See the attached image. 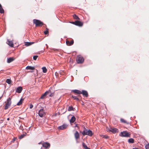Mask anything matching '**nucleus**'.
Masks as SVG:
<instances>
[{"mask_svg":"<svg viewBox=\"0 0 149 149\" xmlns=\"http://www.w3.org/2000/svg\"><path fill=\"white\" fill-rule=\"evenodd\" d=\"M68 125L66 124H63V125L59 126L58 127L59 130H63L65 129L67 127Z\"/></svg>","mask_w":149,"mask_h":149,"instance_id":"9d476101","label":"nucleus"},{"mask_svg":"<svg viewBox=\"0 0 149 149\" xmlns=\"http://www.w3.org/2000/svg\"><path fill=\"white\" fill-rule=\"evenodd\" d=\"M73 17L74 19H77V20H79V18L78 17L77 15L76 14H74L73 15Z\"/></svg>","mask_w":149,"mask_h":149,"instance_id":"a878e982","label":"nucleus"},{"mask_svg":"<svg viewBox=\"0 0 149 149\" xmlns=\"http://www.w3.org/2000/svg\"><path fill=\"white\" fill-rule=\"evenodd\" d=\"M33 107V105L32 104H31L30 105V107H29V108L30 109H32Z\"/></svg>","mask_w":149,"mask_h":149,"instance_id":"c9c22d12","label":"nucleus"},{"mask_svg":"<svg viewBox=\"0 0 149 149\" xmlns=\"http://www.w3.org/2000/svg\"><path fill=\"white\" fill-rule=\"evenodd\" d=\"M4 11L3 8H2V7H0V13H4Z\"/></svg>","mask_w":149,"mask_h":149,"instance_id":"c85d7f7f","label":"nucleus"},{"mask_svg":"<svg viewBox=\"0 0 149 149\" xmlns=\"http://www.w3.org/2000/svg\"><path fill=\"white\" fill-rule=\"evenodd\" d=\"M7 42V44L8 45H9L11 47H13V43L12 41L8 40Z\"/></svg>","mask_w":149,"mask_h":149,"instance_id":"f3484780","label":"nucleus"},{"mask_svg":"<svg viewBox=\"0 0 149 149\" xmlns=\"http://www.w3.org/2000/svg\"><path fill=\"white\" fill-rule=\"evenodd\" d=\"M38 114L39 116L41 117H42L44 116L45 113L43 109H40L39 111Z\"/></svg>","mask_w":149,"mask_h":149,"instance_id":"6e6552de","label":"nucleus"},{"mask_svg":"<svg viewBox=\"0 0 149 149\" xmlns=\"http://www.w3.org/2000/svg\"><path fill=\"white\" fill-rule=\"evenodd\" d=\"M75 120L76 118L74 116H72L70 120V123H73L75 121Z\"/></svg>","mask_w":149,"mask_h":149,"instance_id":"a211bd4d","label":"nucleus"},{"mask_svg":"<svg viewBox=\"0 0 149 149\" xmlns=\"http://www.w3.org/2000/svg\"><path fill=\"white\" fill-rule=\"evenodd\" d=\"M53 95V93H52L51 95H49V96H52Z\"/></svg>","mask_w":149,"mask_h":149,"instance_id":"e433bc0d","label":"nucleus"},{"mask_svg":"<svg viewBox=\"0 0 149 149\" xmlns=\"http://www.w3.org/2000/svg\"><path fill=\"white\" fill-rule=\"evenodd\" d=\"M2 7L1 5L0 4V7Z\"/></svg>","mask_w":149,"mask_h":149,"instance_id":"ea45409f","label":"nucleus"},{"mask_svg":"<svg viewBox=\"0 0 149 149\" xmlns=\"http://www.w3.org/2000/svg\"><path fill=\"white\" fill-rule=\"evenodd\" d=\"M11 98L10 97H9L7 100V102L5 105L4 109H7L10 105L11 103Z\"/></svg>","mask_w":149,"mask_h":149,"instance_id":"20e7f679","label":"nucleus"},{"mask_svg":"<svg viewBox=\"0 0 149 149\" xmlns=\"http://www.w3.org/2000/svg\"><path fill=\"white\" fill-rule=\"evenodd\" d=\"M13 140H14V141H15V139H13Z\"/></svg>","mask_w":149,"mask_h":149,"instance_id":"79ce46f5","label":"nucleus"},{"mask_svg":"<svg viewBox=\"0 0 149 149\" xmlns=\"http://www.w3.org/2000/svg\"><path fill=\"white\" fill-rule=\"evenodd\" d=\"M74 136L76 140H77L79 138V132L77 131H76L75 133L74 134Z\"/></svg>","mask_w":149,"mask_h":149,"instance_id":"4468645a","label":"nucleus"},{"mask_svg":"<svg viewBox=\"0 0 149 149\" xmlns=\"http://www.w3.org/2000/svg\"><path fill=\"white\" fill-rule=\"evenodd\" d=\"M42 147L40 149H45L50 147V144L49 143L46 142L42 143Z\"/></svg>","mask_w":149,"mask_h":149,"instance_id":"0eeeda50","label":"nucleus"},{"mask_svg":"<svg viewBox=\"0 0 149 149\" xmlns=\"http://www.w3.org/2000/svg\"><path fill=\"white\" fill-rule=\"evenodd\" d=\"M35 69L34 67H31V66H27L26 68V70H34Z\"/></svg>","mask_w":149,"mask_h":149,"instance_id":"412c9836","label":"nucleus"},{"mask_svg":"<svg viewBox=\"0 0 149 149\" xmlns=\"http://www.w3.org/2000/svg\"><path fill=\"white\" fill-rule=\"evenodd\" d=\"M23 100L24 99L21 98L19 101L17 103V105L18 106L21 105L22 104Z\"/></svg>","mask_w":149,"mask_h":149,"instance_id":"4be33fe9","label":"nucleus"},{"mask_svg":"<svg viewBox=\"0 0 149 149\" xmlns=\"http://www.w3.org/2000/svg\"><path fill=\"white\" fill-rule=\"evenodd\" d=\"M73 110V108L72 106H70L69 107L68 111H71Z\"/></svg>","mask_w":149,"mask_h":149,"instance_id":"c756f323","label":"nucleus"},{"mask_svg":"<svg viewBox=\"0 0 149 149\" xmlns=\"http://www.w3.org/2000/svg\"><path fill=\"white\" fill-rule=\"evenodd\" d=\"M33 22L35 24L36 26H42L43 25V23L42 22L38 19H33Z\"/></svg>","mask_w":149,"mask_h":149,"instance_id":"f03ea898","label":"nucleus"},{"mask_svg":"<svg viewBox=\"0 0 149 149\" xmlns=\"http://www.w3.org/2000/svg\"><path fill=\"white\" fill-rule=\"evenodd\" d=\"M76 61L78 63H81L84 62V59L81 56L78 55L77 57Z\"/></svg>","mask_w":149,"mask_h":149,"instance_id":"7ed1b4c3","label":"nucleus"},{"mask_svg":"<svg viewBox=\"0 0 149 149\" xmlns=\"http://www.w3.org/2000/svg\"><path fill=\"white\" fill-rule=\"evenodd\" d=\"M146 149H149V144L146 145L145 146Z\"/></svg>","mask_w":149,"mask_h":149,"instance_id":"f704fd0d","label":"nucleus"},{"mask_svg":"<svg viewBox=\"0 0 149 149\" xmlns=\"http://www.w3.org/2000/svg\"><path fill=\"white\" fill-rule=\"evenodd\" d=\"M82 146H83V147L85 149H86L87 147V146L86 145V144H85L83 142L82 143Z\"/></svg>","mask_w":149,"mask_h":149,"instance_id":"7c9ffc66","label":"nucleus"},{"mask_svg":"<svg viewBox=\"0 0 149 149\" xmlns=\"http://www.w3.org/2000/svg\"><path fill=\"white\" fill-rule=\"evenodd\" d=\"M38 57V56H37V55H36V56H34L33 57V59L34 60H36L37 59Z\"/></svg>","mask_w":149,"mask_h":149,"instance_id":"2f4dec72","label":"nucleus"},{"mask_svg":"<svg viewBox=\"0 0 149 149\" xmlns=\"http://www.w3.org/2000/svg\"><path fill=\"white\" fill-rule=\"evenodd\" d=\"M72 91L74 93L77 94H81V92L79 90H74Z\"/></svg>","mask_w":149,"mask_h":149,"instance_id":"2eb2a0df","label":"nucleus"},{"mask_svg":"<svg viewBox=\"0 0 149 149\" xmlns=\"http://www.w3.org/2000/svg\"><path fill=\"white\" fill-rule=\"evenodd\" d=\"M50 92V91H47L45 93L43 94L40 97V99H43L44 98L46 95L48 93H49Z\"/></svg>","mask_w":149,"mask_h":149,"instance_id":"9b49d317","label":"nucleus"},{"mask_svg":"<svg viewBox=\"0 0 149 149\" xmlns=\"http://www.w3.org/2000/svg\"><path fill=\"white\" fill-rule=\"evenodd\" d=\"M109 131L114 134L118 132V130L116 128H110L109 129Z\"/></svg>","mask_w":149,"mask_h":149,"instance_id":"1a4fd4ad","label":"nucleus"},{"mask_svg":"<svg viewBox=\"0 0 149 149\" xmlns=\"http://www.w3.org/2000/svg\"><path fill=\"white\" fill-rule=\"evenodd\" d=\"M128 141L129 143H133L134 142V140L132 138H130L128 139Z\"/></svg>","mask_w":149,"mask_h":149,"instance_id":"b1692460","label":"nucleus"},{"mask_svg":"<svg viewBox=\"0 0 149 149\" xmlns=\"http://www.w3.org/2000/svg\"><path fill=\"white\" fill-rule=\"evenodd\" d=\"M81 93V94H83L84 96H85L86 97H88V92L86 91L83 90L82 91Z\"/></svg>","mask_w":149,"mask_h":149,"instance_id":"ddd939ff","label":"nucleus"},{"mask_svg":"<svg viewBox=\"0 0 149 149\" xmlns=\"http://www.w3.org/2000/svg\"><path fill=\"white\" fill-rule=\"evenodd\" d=\"M86 149H90L89 148L87 147Z\"/></svg>","mask_w":149,"mask_h":149,"instance_id":"4c0bfd02","label":"nucleus"},{"mask_svg":"<svg viewBox=\"0 0 149 149\" xmlns=\"http://www.w3.org/2000/svg\"><path fill=\"white\" fill-rule=\"evenodd\" d=\"M66 43L67 45L71 46L73 44L74 41L73 40H72L70 42L69 40H66Z\"/></svg>","mask_w":149,"mask_h":149,"instance_id":"f8f14e48","label":"nucleus"},{"mask_svg":"<svg viewBox=\"0 0 149 149\" xmlns=\"http://www.w3.org/2000/svg\"><path fill=\"white\" fill-rule=\"evenodd\" d=\"M40 143H39V144H40Z\"/></svg>","mask_w":149,"mask_h":149,"instance_id":"37998d69","label":"nucleus"},{"mask_svg":"<svg viewBox=\"0 0 149 149\" xmlns=\"http://www.w3.org/2000/svg\"><path fill=\"white\" fill-rule=\"evenodd\" d=\"M130 134L126 131H123L121 132L120 135L122 137H130Z\"/></svg>","mask_w":149,"mask_h":149,"instance_id":"39448f33","label":"nucleus"},{"mask_svg":"<svg viewBox=\"0 0 149 149\" xmlns=\"http://www.w3.org/2000/svg\"><path fill=\"white\" fill-rule=\"evenodd\" d=\"M9 119H9V118H7V120H9Z\"/></svg>","mask_w":149,"mask_h":149,"instance_id":"58836bf2","label":"nucleus"},{"mask_svg":"<svg viewBox=\"0 0 149 149\" xmlns=\"http://www.w3.org/2000/svg\"><path fill=\"white\" fill-rule=\"evenodd\" d=\"M81 134L83 136L88 135L90 136H92L93 134L91 131L90 130H88L84 127L83 131L81 132Z\"/></svg>","mask_w":149,"mask_h":149,"instance_id":"f257e3e1","label":"nucleus"},{"mask_svg":"<svg viewBox=\"0 0 149 149\" xmlns=\"http://www.w3.org/2000/svg\"><path fill=\"white\" fill-rule=\"evenodd\" d=\"M77 125L76 124L75 126V127H77Z\"/></svg>","mask_w":149,"mask_h":149,"instance_id":"a19ab883","label":"nucleus"},{"mask_svg":"<svg viewBox=\"0 0 149 149\" xmlns=\"http://www.w3.org/2000/svg\"><path fill=\"white\" fill-rule=\"evenodd\" d=\"M72 24H74L76 25L79 26H81L83 25V22L79 21H76L75 22H71Z\"/></svg>","mask_w":149,"mask_h":149,"instance_id":"423d86ee","label":"nucleus"},{"mask_svg":"<svg viewBox=\"0 0 149 149\" xmlns=\"http://www.w3.org/2000/svg\"><path fill=\"white\" fill-rule=\"evenodd\" d=\"M44 33L45 35H47L48 33V31L47 30L44 31Z\"/></svg>","mask_w":149,"mask_h":149,"instance_id":"72a5a7b5","label":"nucleus"},{"mask_svg":"<svg viewBox=\"0 0 149 149\" xmlns=\"http://www.w3.org/2000/svg\"><path fill=\"white\" fill-rule=\"evenodd\" d=\"M24 136L25 135H24V134L21 135L19 136V138L20 139H22L24 137Z\"/></svg>","mask_w":149,"mask_h":149,"instance_id":"473e14b6","label":"nucleus"},{"mask_svg":"<svg viewBox=\"0 0 149 149\" xmlns=\"http://www.w3.org/2000/svg\"><path fill=\"white\" fill-rule=\"evenodd\" d=\"M22 90V87L21 86H19L16 89V92L19 93H20L21 92Z\"/></svg>","mask_w":149,"mask_h":149,"instance_id":"dca6fc26","label":"nucleus"},{"mask_svg":"<svg viewBox=\"0 0 149 149\" xmlns=\"http://www.w3.org/2000/svg\"><path fill=\"white\" fill-rule=\"evenodd\" d=\"M42 71L43 73H45L47 72V69L45 67H43L42 68Z\"/></svg>","mask_w":149,"mask_h":149,"instance_id":"393cba45","label":"nucleus"},{"mask_svg":"<svg viewBox=\"0 0 149 149\" xmlns=\"http://www.w3.org/2000/svg\"><path fill=\"white\" fill-rule=\"evenodd\" d=\"M120 121L122 123H126L127 124H129V122H127L126 120H125L124 119L122 118H121L120 119Z\"/></svg>","mask_w":149,"mask_h":149,"instance_id":"aec40b11","label":"nucleus"},{"mask_svg":"<svg viewBox=\"0 0 149 149\" xmlns=\"http://www.w3.org/2000/svg\"><path fill=\"white\" fill-rule=\"evenodd\" d=\"M14 60V59L13 58H9L7 59V62L8 63H10L13 61Z\"/></svg>","mask_w":149,"mask_h":149,"instance_id":"5701e85b","label":"nucleus"},{"mask_svg":"<svg viewBox=\"0 0 149 149\" xmlns=\"http://www.w3.org/2000/svg\"><path fill=\"white\" fill-rule=\"evenodd\" d=\"M11 80L10 79H7L6 80V82L8 84H10L11 83Z\"/></svg>","mask_w":149,"mask_h":149,"instance_id":"cd10ccee","label":"nucleus"},{"mask_svg":"<svg viewBox=\"0 0 149 149\" xmlns=\"http://www.w3.org/2000/svg\"><path fill=\"white\" fill-rule=\"evenodd\" d=\"M34 42H26L25 43V45L26 46H28L29 45H31L32 44H33Z\"/></svg>","mask_w":149,"mask_h":149,"instance_id":"6ab92c4d","label":"nucleus"},{"mask_svg":"<svg viewBox=\"0 0 149 149\" xmlns=\"http://www.w3.org/2000/svg\"><path fill=\"white\" fill-rule=\"evenodd\" d=\"M72 97L74 100H76L77 101H78L79 100V99L77 97L72 95Z\"/></svg>","mask_w":149,"mask_h":149,"instance_id":"bb28decb","label":"nucleus"}]
</instances>
